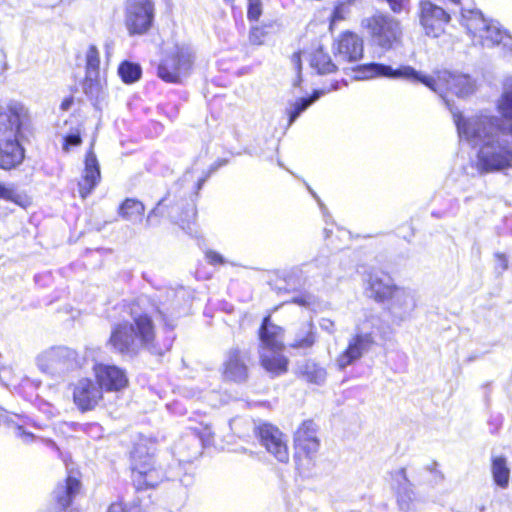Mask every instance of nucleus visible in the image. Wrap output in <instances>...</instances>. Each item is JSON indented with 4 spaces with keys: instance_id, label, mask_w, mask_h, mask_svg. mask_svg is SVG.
<instances>
[{
    "instance_id": "f257e3e1",
    "label": "nucleus",
    "mask_w": 512,
    "mask_h": 512,
    "mask_svg": "<svg viewBox=\"0 0 512 512\" xmlns=\"http://www.w3.org/2000/svg\"><path fill=\"white\" fill-rule=\"evenodd\" d=\"M357 75L361 79H369L375 77H387L392 79H404L411 82H421L431 90L442 95V90L446 89L458 97H467L476 90V81L468 74L440 71L437 78L422 75L411 66H400L393 68L392 66L369 63L358 66Z\"/></svg>"
},
{
    "instance_id": "f03ea898",
    "label": "nucleus",
    "mask_w": 512,
    "mask_h": 512,
    "mask_svg": "<svg viewBox=\"0 0 512 512\" xmlns=\"http://www.w3.org/2000/svg\"><path fill=\"white\" fill-rule=\"evenodd\" d=\"M452 113L459 136L478 147V160H512V146L500 135L498 117L479 114L463 118Z\"/></svg>"
},
{
    "instance_id": "7ed1b4c3",
    "label": "nucleus",
    "mask_w": 512,
    "mask_h": 512,
    "mask_svg": "<svg viewBox=\"0 0 512 512\" xmlns=\"http://www.w3.org/2000/svg\"><path fill=\"white\" fill-rule=\"evenodd\" d=\"M222 163L193 162L183 175L182 183L191 184L189 199L181 198L171 207L169 214L173 221L189 235L195 232L193 227L197 215L195 198L207 179L219 169Z\"/></svg>"
},
{
    "instance_id": "20e7f679",
    "label": "nucleus",
    "mask_w": 512,
    "mask_h": 512,
    "mask_svg": "<svg viewBox=\"0 0 512 512\" xmlns=\"http://www.w3.org/2000/svg\"><path fill=\"white\" fill-rule=\"evenodd\" d=\"M28 109L20 102L11 101L6 111L0 106V160H23L24 148L19 144L16 135L21 127L28 121Z\"/></svg>"
},
{
    "instance_id": "39448f33",
    "label": "nucleus",
    "mask_w": 512,
    "mask_h": 512,
    "mask_svg": "<svg viewBox=\"0 0 512 512\" xmlns=\"http://www.w3.org/2000/svg\"><path fill=\"white\" fill-rule=\"evenodd\" d=\"M131 469L137 490L155 487L167 478L162 469L155 466L154 453L145 444H136L131 452Z\"/></svg>"
},
{
    "instance_id": "423d86ee",
    "label": "nucleus",
    "mask_w": 512,
    "mask_h": 512,
    "mask_svg": "<svg viewBox=\"0 0 512 512\" xmlns=\"http://www.w3.org/2000/svg\"><path fill=\"white\" fill-rule=\"evenodd\" d=\"M461 17L467 31L473 38H477L482 46L492 47L501 43L507 45L506 39L510 37L506 31L501 30L497 23L488 22L481 11L462 8Z\"/></svg>"
},
{
    "instance_id": "0eeeda50",
    "label": "nucleus",
    "mask_w": 512,
    "mask_h": 512,
    "mask_svg": "<svg viewBox=\"0 0 512 512\" xmlns=\"http://www.w3.org/2000/svg\"><path fill=\"white\" fill-rule=\"evenodd\" d=\"M193 51L188 45H176L158 66V76L169 83H180L193 65Z\"/></svg>"
},
{
    "instance_id": "6e6552de",
    "label": "nucleus",
    "mask_w": 512,
    "mask_h": 512,
    "mask_svg": "<svg viewBox=\"0 0 512 512\" xmlns=\"http://www.w3.org/2000/svg\"><path fill=\"white\" fill-rule=\"evenodd\" d=\"M364 26L374 44L383 49L389 50L401 42V24L389 15L375 14L364 20Z\"/></svg>"
},
{
    "instance_id": "1a4fd4ad",
    "label": "nucleus",
    "mask_w": 512,
    "mask_h": 512,
    "mask_svg": "<svg viewBox=\"0 0 512 512\" xmlns=\"http://www.w3.org/2000/svg\"><path fill=\"white\" fill-rule=\"evenodd\" d=\"M75 350L64 346L52 347L37 357L38 368L51 376H60L79 367Z\"/></svg>"
},
{
    "instance_id": "9d476101",
    "label": "nucleus",
    "mask_w": 512,
    "mask_h": 512,
    "mask_svg": "<svg viewBox=\"0 0 512 512\" xmlns=\"http://www.w3.org/2000/svg\"><path fill=\"white\" fill-rule=\"evenodd\" d=\"M253 431L260 444L268 453L273 455L279 462H288L287 440L278 427L268 422L258 421L254 422Z\"/></svg>"
},
{
    "instance_id": "9b49d317",
    "label": "nucleus",
    "mask_w": 512,
    "mask_h": 512,
    "mask_svg": "<svg viewBox=\"0 0 512 512\" xmlns=\"http://www.w3.org/2000/svg\"><path fill=\"white\" fill-rule=\"evenodd\" d=\"M154 20V4L151 0H127L125 24L130 35L145 34Z\"/></svg>"
},
{
    "instance_id": "f8f14e48",
    "label": "nucleus",
    "mask_w": 512,
    "mask_h": 512,
    "mask_svg": "<svg viewBox=\"0 0 512 512\" xmlns=\"http://www.w3.org/2000/svg\"><path fill=\"white\" fill-rule=\"evenodd\" d=\"M375 338L372 332L357 329L356 333L349 339L346 349L337 357L336 364L340 370L354 364L368 353L375 345Z\"/></svg>"
},
{
    "instance_id": "ddd939ff",
    "label": "nucleus",
    "mask_w": 512,
    "mask_h": 512,
    "mask_svg": "<svg viewBox=\"0 0 512 512\" xmlns=\"http://www.w3.org/2000/svg\"><path fill=\"white\" fill-rule=\"evenodd\" d=\"M333 53L339 64L355 63L363 57V39L354 32L345 31L335 39Z\"/></svg>"
},
{
    "instance_id": "4468645a",
    "label": "nucleus",
    "mask_w": 512,
    "mask_h": 512,
    "mask_svg": "<svg viewBox=\"0 0 512 512\" xmlns=\"http://www.w3.org/2000/svg\"><path fill=\"white\" fill-rule=\"evenodd\" d=\"M392 480L399 510L401 512H417L420 500L417 498L413 485L407 477L406 469L400 468L393 472Z\"/></svg>"
},
{
    "instance_id": "2eb2a0df",
    "label": "nucleus",
    "mask_w": 512,
    "mask_h": 512,
    "mask_svg": "<svg viewBox=\"0 0 512 512\" xmlns=\"http://www.w3.org/2000/svg\"><path fill=\"white\" fill-rule=\"evenodd\" d=\"M250 358L246 351L237 347L228 350L223 363V376L234 383H245L249 377L248 362Z\"/></svg>"
},
{
    "instance_id": "dca6fc26",
    "label": "nucleus",
    "mask_w": 512,
    "mask_h": 512,
    "mask_svg": "<svg viewBox=\"0 0 512 512\" xmlns=\"http://www.w3.org/2000/svg\"><path fill=\"white\" fill-rule=\"evenodd\" d=\"M449 19L443 8L428 0L420 2V23L428 36L438 37Z\"/></svg>"
},
{
    "instance_id": "f3484780",
    "label": "nucleus",
    "mask_w": 512,
    "mask_h": 512,
    "mask_svg": "<svg viewBox=\"0 0 512 512\" xmlns=\"http://www.w3.org/2000/svg\"><path fill=\"white\" fill-rule=\"evenodd\" d=\"M131 317L133 319L134 336L139 341V345L147 349L152 354L162 355L161 349H158L154 343L155 329L151 317L146 313H140L131 308Z\"/></svg>"
},
{
    "instance_id": "a211bd4d",
    "label": "nucleus",
    "mask_w": 512,
    "mask_h": 512,
    "mask_svg": "<svg viewBox=\"0 0 512 512\" xmlns=\"http://www.w3.org/2000/svg\"><path fill=\"white\" fill-rule=\"evenodd\" d=\"M109 344L118 353L128 356L136 355L140 347L134 336V326L128 322L118 323L112 328Z\"/></svg>"
},
{
    "instance_id": "6ab92c4d",
    "label": "nucleus",
    "mask_w": 512,
    "mask_h": 512,
    "mask_svg": "<svg viewBox=\"0 0 512 512\" xmlns=\"http://www.w3.org/2000/svg\"><path fill=\"white\" fill-rule=\"evenodd\" d=\"M102 396L101 387L89 378L78 380L73 389L74 403L83 412L94 409Z\"/></svg>"
},
{
    "instance_id": "aec40b11",
    "label": "nucleus",
    "mask_w": 512,
    "mask_h": 512,
    "mask_svg": "<svg viewBox=\"0 0 512 512\" xmlns=\"http://www.w3.org/2000/svg\"><path fill=\"white\" fill-rule=\"evenodd\" d=\"M97 384L107 391H119L128 385L126 372L116 365L98 363L94 366Z\"/></svg>"
},
{
    "instance_id": "412c9836",
    "label": "nucleus",
    "mask_w": 512,
    "mask_h": 512,
    "mask_svg": "<svg viewBox=\"0 0 512 512\" xmlns=\"http://www.w3.org/2000/svg\"><path fill=\"white\" fill-rule=\"evenodd\" d=\"M388 300V310L396 324L408 319L416 306L412 293L403 288L394 290Z\"/></svg>"
},
{
    "instance_id": "4be33fe9",
    "label": "nucleus",
    "mask_w": 512,
    "mask_h": 512,
    "mask_svg": "<svg viewBox=\"0 0 512 512\" xmlns=\"http://www.w3.org/2000/svg\"><path fill=\"white\" fill-rule=\"evenodd\" d=\"M328 264L327 257H317L309 263H303L299 266H294L288 270H285L282 274L283 280L287 286L293 290L299 289L305 285L306 273L310 271V267L315 266L317 268L326 266Z\"/></svg>"
},
{
    "instance_id": "5701e85b",
    "label": "nucleus",
    "mask_w": 512,
    "mask_h": 512,
    "mask_svg": "<svg viewBox=\"0 0 512 512\" xmlns=\"http://www.w3.org/2000/svg\"><path fill=\"white\" fill-rule=\"evenodd\" d=\"M294 441L308 456L315 453L319 447L315 423L312 420L304 421L295 432Z\"/></svg>"
},
{
    "instance_id": "b1692460",
    "label": "nucleus",
    "mask_w": 512,
    "mask_h": 512,
    "mask_svg": "<svg viewBox=\"0 0 512 512\" xmlns=\"http://www.w3.org/2000/svg\"><path fill=\"white\" fill-rule=\"evenodd\" d=\"M282 329L273 324L270 317L263 319L259 328L260 351L282 350Z\"/></svg>"
},
{
    "instance_id": "393cba45",
    "label": "nucleus",
    "mask_w": 512,
    "mask_h": 512,
    "mask_svg": "<svg viewBox=\"0 0 512 512\" xmlns=\"http://www.w3.org/2000/svg\"><path fill=\"white\" fill-rule=\"evenodd\" d=\"M370 296L378 302H384L398 289L392 278L384 272H376L368 280Z\"/></svg>"
},
{
    "instance_id": "a878e982",
    "label": "nucleus",
    "mask_w": 512,
    "mask_h": 512,
    "mask_svg": "<svg viewBox=\"0 0 512 512\" xmlns=\"http://www.w3.org/2000/svg\"><path fill=\"white\" fill-rule=\"evenodd\" d=\"M317 342V331L312 320L303 322L294 331L290 347L294 349H311Z\"/></svg>"
},
{
    "instance_id": "bb28decb",
    "label": "nucleus",
    "mask_w": 512,
    "mask_h": 512,
    "mask_svg": "<svg viewBox=\"0 0 512 512\" xmlns=\"http://www.w3.org/2000/svg\"><path fill=\"white\" fill-rule=\"evenodd\" d=\"M85 168L78 182L80 196L85 199L95 189L101 179L99 162H84Z\"/></svg>"
},
{
    "instance_id": "cd10ccee",
    "label": "nucleus",
    "mask_w": 512,
    "mask_h": 512,
    "mask_svg": "<svg viewBox=\"0 0 512 512\" xmlns=\"http://www.w3.org/2000/svg\"><path fill=\"white\" fill-rule=\"evenodd\" d=\"M81 482L73 476H68L65 483L58 484L53 491V497L61 509L71 505L74 497L78 494Z\"/></svg>"
},
{
    "instance_id": "c85d7f7f",
    "label": "nucleus",
    "mask_w": 512,
    "mask_h": 512,
    "mask_svg": "<svg viewBox=\"0 0 512 512\" xmlns=\"http://www.w3.org/2000/svg\"><path fill=\"white\" fill-rule=\"evenodd\" d=\"M260 360L263 368L273 377L287 371L288 359L281 354V350L260 351Z\"/></svg>"
},
{
    "instance_id": "c756f323",
    "label": "nucleus",
    "mask_w": 512,
    "mask_h": 512,
    "mask_svg": "<svg viewBox=\"0 0 512 512\" xmlns=\"http://www.w3.org/2000/svg\"><path fill=\"white\" fill-rule=\"evenodd\" d=\"M491 474L493 482L500 489H506L510 481V468L504 456H493L491 458Z\"/></svg>"
},
{
    "instance_id": "7c9ffc66",
    "label": "nucleus",
    "mask_w": 512,
    "mask_h": 512,
    "mask_svg": "<svg viewBox=\"0 0 512 512\" xmlns=\"http://www.w3.org/2000/svg\"><path fill=\"white\" fill-rule=\"evenodd\" d=\"M512 168V162H467L463 170L472 177Z\"/></svg>"
},
{
    "instance_id": "2f4dec72",
    "label": "nucleus",
    "mask_w": 512,
    "mask_h": 512,
    "mask_svg": "<svg viewBox=\"0 0 512 512\" xmlns=\"http://www.w3.org/2000/svg\"><path fill=\"white\" fill-rule=\"evenodd\" d=\"M145 211L144 204L133 198L125 199L119 207V215L132 223L142 220Z\"/></svg>"
},
{
    "instance_id": "473e14b6",
    "label": "nucleus",
    "mask_w": 512,
    "mask_h": 512,
    "mask_svg": "<svg viewBox=\"0 0 512 512\" xmlns=\"http://www.w3.org/2000/svg\"><path fill=\"white\" fill-rule=\"evenodd\" d=\"M310 65L319 74H329L336 71L337 66L332 62L331 57L322 48L316 49L310 55Z\"/></svg>"
},
{
    "instance_id": "72a5a7b5",
    "label": "nucleus",
    "mask_w": 512,
    "mask_h": 512,
    "mask_svg": "<svg viewBox=\"0 0 512 512\" xmlns=\"http://www.w3.org/2000/svg\"><path fill=\"white\" fill-rule=\"evenodd\" d=\"M300 373L306 381L316 385L324 384L327 377L326 369L312 360H307L301 366Z\"/></svg>"
},
{
    "instance_id": "f704fd0d",
    "label": "nucleus",
    "mask_w": 512,
    "mask_h": 512,
    "mask_svg": "<svg viewBox=\"0 0 512 512\" xmlns=\"http://www.w3.org/2000/svg\"><path fill=\"white\" fill-rule=\"evenodd\" d=\"M325 91L316 90L313 95L309 98H299L296 101L289 104L287 108V114L289 116L288 125H292L294 121L300 116L302 112H304L312 103L320 98Z\"/></svg>"
},
{
    "instance_id": "c9c22d12",
    "label": "nucleus",
    "mask_w": 512,
    "mask_h": 512,
    "mask_svg": "<svg viewBox=\"0 0 512 512\" xmlns=\"http://www.w3.org/2000/svg\"><path fill=\"white\" fill-rule=\"evenodd\" d=\"M103 88L104 80L101 78L100 72L95 73L94 75H88L86 73L83 83V91L88 97L91 99H98L103 92Z\"/></svg>"
},
{
    "instance_id": "e433bc0d",
    "label": "nucleus",
    "mask_w": 512,
    "mask_h": 512,
    "mask_svg": "<svg viewBox=\"0 0 512 512\" xmlns=\"http://www.w3.org/2000/svg\"><path fill=\"white\" fill-rule=\"evenodd\" d=\"M118 73L125 83H133L141 76V67L128 61L123 62L119 68Z\"/></svg>"
},
{
    "instance_id": "4c0bfd02",
    "label": "nucleus",
    "mask_w": 512,
    "mask_h": 512,
    "mask_svg": "<svg viewBox=\"0 0 512 512\" xmlns=\"http://www.w3.org/2000/svg\"><path fill=\"white\" fill-rule=\"evenodd\" d=\"M100 55L95 45H90L86 52V73L94 75L99 73Z\"/></svg>"
},
{
    "instance_id": "58836bf2",
    "label": "nucleus",
    "mask_w": 512,
    "mask_h": 512,
    "mask_svg": "<svg viewBox=\"0 0 512 512\" xmlns=\"http://www.w3.org/2000/svg\"><path fill=\"white\" fill-rule=\"evenodd\" d=\"M0 199L11 201L17 205L24 206L26 197L18 193L13 187L0 183Z\"/></svg>"
},
{
    "instance_id": "ea45409f",
    "label": "nucleus",
    "mask_w": 512,
    "mask_h": 512,
    "mask_svg": "<svg viewBox=\"0 0 512 512\" xmlns=\"http://www.w3.org/2000/svg\"><path fill=\"white\" fill-rule=\"evenodd\" d=\"M81 142L80 130L76 128L63 138V150L67 152L71 151L74 147H78Z\"/></svg>"
},
{
    "instance_id": "a19ab883",
    "label": "nucleus",
    "mask_w": 512,
    "mask_h": 512,
    "mask_svg": "<svg viewBox=\"0 0 512 512\" xmlns=\"http://www.w3.org/2000/svg\"><path fill=\"white\" fill-rule=\"evenodd\" d=\"M182 442L189 444L191 447H193L192 453L189 455V460L192 458H196L201 453V440L195 433L187 434L183 439Z\"/></svg>"
},
{
    "instance_id": "79ce46f5",
    "label": "nucleus",
    "mask_w": 512,
    "mask_h": 512,
    "mask_svg": "<svg viewBox=\"0 0 512 512\" xmlns=\"http://www.w3.org/2000/svg\"><path fill=\"white\" fill-rule=\"evenodd\" d=\"M247 18L250 21H258L262 15V1L261 0H247Z\"/></svg>"
},
{
    "instance_id": "37998d69",
    "label": "nucleus",
    "mask_w": 512,
    "mask_h": 512,
    "mask_svg": "<svg viewBox=\"0 0 512 512\" xmlns=\"http://www.w3.org/2000/svg\"><path fill=\"white\" fill-rule=\"evenodd\" d=\"M166 201V198H162L158 201L155 208H153L150 213L148 214L146 218V225L147 226H154L158 224L157 217L162 215V206L164 205V202Z\"/></svg>"
},
{
    "instance_id": "c03bdc74",
    "label": "nucleus",
    "mask_w": 512,
    "mask_h": 512,
    "mask_svg": "<svg viewBox=\"0 0 512 512\" xmlns=\"http://www.w3.org/2000/svg\"><path fill=\"white\" fill-rule=\"evenodd\" d=\"M349 14V7L345 3H340L337 5L333 11L332 17H331V27L333 24H335L337 21L343 20L346 18V16Z\"/></svg>"
},
{
    "instance_id": "a18cd8bd",
    "label": "nucleus",
    "mask_w": 512,
    "mask_h": 512,
    "mask_svg": "<svg viewBox=\"0 0 512 512\" xmlns=\"http://www.w3.org/2000/svg\"><path fill=\"white\" fill-rule=\"evenodd\" d=\"M264 37H265V31L262 28H259V27L251 28V30L249 32V42L252 45L263 44Z\"/></svg>"
},
{
    "instance_id": "49530a36",
    "label": "nucleus",
    "mask_w": 512,
    "mask_h": 512,
    "mask_svg": "<svg viewBox=\"0 0 512 512\" xmlns=\"http://www.w3.org/2000/svg\"><path fill=\"white\" fill-rule=\"evenodd\" d=\"M107 512H140V508L137 505H125L121 502L112 503Z\"/></svg>"
},
{
    "instance_id": "de8ad7c7",
    "label": "nucleus",
    "mask_w": 512,
    "mask_h": 512,
    "mask_svg": "<svg viewBox=\"0 0 512 512\" xmlns=\"http://www.w3.org/2000/svg\"><path fill=\"white\" fill-rule=\"evenodd\" d=\"M292 302L300 306L310 308L312 305L315 304L316 298L311 294H304L298 297H294Z\"/></svg>"
},
{
    "instance_id": "09e8293b",
    "label": "nucleus",
    "mask_w": 512,
    "mask_h": 512,
    "mask_svg": "<svg viewBox=\"0 0 512 512\" xmlns=\"http://www.w3.org/2000/svg\"><path fill=\"white\" fill-rule=\"evenodd\" d=\"M205 257H206L207 262L211 265H218V264L225 263L224 257L221 254H219L218 252L213 251V250H208L205 253Z\"/></svg>"
},
{
    "instance_id": "8fccbe9b",
    "label": "nucleus",
    "mask_w": 512,
    "mask_h": 512,
    "mask_svg": "<svg viewBox=\"0 0 512 512\" xmlns=\"http://www.w3.org/2000/svg\"><path fill=\"white\" fill-rule=\"evenodd\" d=\"M319 326L323 331L327 332L330 335H333L336 332L335 323L329 318H320Z\"/></svg>"
},
{
    "instance_id": "3c124183",
    "label": "nucleus",
    "mask_w": 512,
    "mask_h": 512,
    "mask_svg": "<svg viewBox=\"0 0 512 512\" xmlns=\"http://www.w3.org/2000/svg\"><path fill=\"white\" fill-rule=\"evenodd\" d=\"M16 435L26 443L33 442L35 439V435L26 431L21 425L16 426Z\"/></svg>"
},
{
    "instance_id": "603ef678",
    "label": "nucleus",
    "mask_w": 512,
    "mask_h": 512,
    "mask_svg": "<svg viewBox=\"0 0 512 512\" xmlns=\"http://www.w3.org/2000/svg\"><path fill=\"white\" fill-rule=\"evenodd\" d=\"M495 258L497 260L496 270H499V273L504 272L508 268V259L503 253H496Z\"/></svg>"
},
{
    "instance_id": "864d4df0",
    "label": "nucleus",
    "mask_w": 512,
    "mask_h": 512,
    "mask_svg": "<svg viewBox=\"0 0 512 512\" xmlns=\"http://www.w3.org/2000/svg\"><path fill=\"white\" fill-rule=\"evenodd\" d=\"M391 9L395 13H400L405 9V5L409 2V0H387Z\"/></svg>"
},
{
    "instance_id": "5fc2aeb1",
    "label": "nucleus",
    "mask_w": 512,
    "mask_h": 512,
    "mask_svg": "<svg viewBox=\"0 0 512 512\" xmlns=\"http://www.w3.org/2000/svg\"><path fill=\"white\" fill-rule=\"evenodd\" d=\"M309 192L311 193V195L313 196V198L317 201L318 205H319V208L320 210L322 211L323 213V216L326 217V214H327V207L325 206V204L322 202V200L320 199V197L308 186L307 187Z\"/></svg>"
},
{
    "instance_id": "6e6d98bb",
    "label": "nucleus",
    "mask_w": 512,
    "mask_h": 512,
    "mask_svg": "<svg viewBox=\"0 0 512 512\" xmlns=\"http://www.w3.org/2000/svg\"><path fill=\"white\" fill-rule=\"evenodd\" d=\"M22 162H0V168L5 170L16 169Z\"/></svg>"
},
{
    "instance_id": "4d7b16f0",
    "label": "nucleus",
    "mask_w": 512,
    "mask_h": 512,
    "mask_svg": "<svg viewBox=\"0 0 512 512\" xmlns=\"http://www.w3.org/2000/svg\"><path fill=\"white\" fill-rule=\"evenodd\" d=\"M291 61L294 64L298 72L301 70V55L300 53H294L291 57Z\"/></svg>"
},
{
    "instance_id": "13d9d810",
    "label": "nucleus",
    "mask_w": 512,
    "mask_h": 512,
    "mask_svg": "<svg viewBox=\"0 0 512 512\" xmlns=\"http://www.w3.org/2000/svg\"><path fill=\"white\" fill-rule=\"evenodd\" d=\"M159 314L162 316V319H163V321H164L165 326H166L168 329L173 330V328H174V326H175L174 322H173V321H170L169 319H167V318H166V316H165L161 311H159Z\"/></svg>"
},
{
    "instance_id": "bf43d9fd",
    "label": "nucleus",
    "mask_w": 512,
    "mask_h": 512,
    "mask_svg": "<svg viewBox=\"0 0 512 512\" xmlns=\"http://www.w3.org/2000/svg\"><path fill=\"white\" fill-rule=\"evenodd\" d=\"M73 103V100L72 99H65L62 104H61V108L63 110H68L70 108V106L72 105Z\"/></svg>"
},
{
    "instance_id": "052dcab7",
    "label": "nucleus",
    "mask_w": 512,
    "mask_h": 512,
    "mask_svg": "<svg viewBox=\"0 0 512 512\" xmlns=\"http://www.w3.org/2000/svg\"><path fill=\"white\" fill-rule=\"evenodd\" d=\"M484 36H493L495 38V33L493 32H490V33H483Z\"/></svg>"
},
{
    "instance_id": "680f3d73",
    "label": "nucleus",
    "mask_w": 512,
    "mask_h": 512,
    "mask_svg": "<svg viewBox=\"0 0 512 512\" xmlns=\"http://www.w3.org/2000/svg\"><path fill=\"white\" fill-rule=\"evenodd\" d=\"M180 481H181V483H183V484H185V485H189V484H190V482H186V480H185V479H181Z\"/></svg>"
},
{
    "instance_id": "e2e57ef3",
    "label": "nucleus",
    "mask_w": 512,
    "mask_h": 512,
    "mask_svg": "<svg viewBox=\"0 0 512 512\" xmlns=\"http://www.w3.org/2000/svg\"><path fill=\"white\" fill-rule=\"evenodd\" d=\"M324 232L326 234V236H328V233L330 232L328 229H324Z\"/></svg>"
},
{
    "instance_id": "0e129e2a",
    "label": "nucleus",
    "mask_w": 512,
    "mask_h": 512,
    "mask_svg": "<svg viewBox=\"0 0 512 512\" xmlns=\"http://www.w3.org/2000/svg\"><path fill=\"white\" fill-rule=\"evenodd\" d=\"M278 163H279V166H280V167L284 168V165H283V163H282V162H278Z\"/></svg>"
},
{
    "instance_id": "69168bd1",
    "label": "nucleus",
    "mask_w": 512,
    "mask_h": 512,
    "mask_svg": "<svg viewBox=\"0 0 512 512\" xmlns=\"http://www.w3.org/2000/svg\"><path fill=\"white\" fill-rule=\"evenodd\" d=\"M451 1L454 2V3L460 2V0H451Z\"/></svg>"
}]
</instances>
